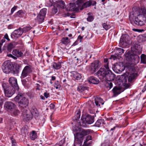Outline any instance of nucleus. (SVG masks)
I'll return each mask as SVG.
<instances>
[{
    "instance_id": "obj_1",
    "label": "nucleus",
    "mask_w": 146,
    "mask_h": 146,
    "mask_svg": "<svg viewBox=\"0 0 146 146\" xmlns=\"http://www.w3.org/2000/svg\"><path fill=\"white\" fill-rule=\"evenodd\" d=\"M142 48L140 46H135V50L129 51L125 54V56L128 64L126 68L129 72H127L126 77L122 80V83L124 86L127 85L129 82H131L137 76V72L135 69V65L138 63L139 59L137 54L141 53Z\"/></svg>"
},
{
    "instance_id": "obj_2",
    "label": "nucleus",
    "mask_w": 146,
    "mask_h": 146,
    "mask_svg": "<svg viewBox=\"0 0 146 146\" xmlns=\"http://www.w3.org/2000/svg\"><path fill=\"white\" fill-rule=\"evenodd\" d=\"M80 110L76 111V113L73 117L72 119L75 125L73 127V130L75 131L79 130L81 126L84 127H87V124H91V116L88 114L82 115L81 119L82 122L78 121L80 117Z\"/></svg>"
},
{
    "instance_id": "obj_3",
    "label": "nucleus",
    "mask_w": 146,
    "mask_h": 146,
    "mask_svg": "<svg viewBox=\"0 0 146 146\" xmlns=\"http://www.w3.org/2000/svg\"><path fill=\"white\" fill-rule=\"evenodd\" d=\"M84 1V0H78L76 2L77 7L76 6L75 3H70L67 5L66 8L67 11L78 12L79 9L82 10L84 8L89 7L91 5V0L86 2L82 4Z\"/></svg>"
},
{
    "instance_id": "obj_4",
    "label": "nucleus",
    "mask_w": 146,
    "mask_h": 146,
    "mask_svg": "<svg viewBox=\"0 0 146 146\" xmlns=\"http://www.w3.org/2000/svg\"><path fill=\"white\" fill-rule=\"evenodd\" d=\"M133 15L135 16L134 22L137 25L140 26L143 25L146 19V10L141 9L134 13Z\"/></svg>"
},
{
    "instance_id": "obj_5",
    "label": "nucleus",
    "mask_w": 146,
    "mask_h": 146,
    "mask_svg": "<svg viewBox=\"0 0 146 146\" xmlns=\"http://www.w3.org/2000/svg\"><path fill=\"white\" fill-rule=\"evenodd\" d=\"M14 100L19 104V105L22 107V109H27L26 108L29 104L28 99L26 98L24 94L19 93L14 98Z\"/></svg>"
},
{
    "instance_id": "obj_6",
    "label": "nucleus",
    "mask_w": 146,
    "mask_h": 146,
    "mask_svg": "<svg viewBox=\"0 0 146 146\" xmlns=\"http://www.w3.org/2000/svg\"><path fill=\"white\" fill-rule=\"evenodd\" d=\"M14 66L11 62L9 60L5 61L2 64V69L4 72L8 74L13 70V72L16 74H18L19 72L18 70L15 71L13 70Z\"/></svg>"
},
{
    "instance_id": "obj_7",
    "label": "nucleus",
    "mask_w": 146,
    "mask_h": 146,
    "mask_svg": "<svg viewBox=\"0 0 146 146\" xmlns=\"http://www.w3.org/2000/svg\"><path fill=\"white\" fill-rule=\"evenodd\" d=\"M2 86L4 88L5 95L8 97H11L14 94L15 91L17 90L12 87H10L7 84L4 83L2 84Z\"/></svg>"
},
{
    "instance_id": "obj_8",
    "label": "nucleus",
    "mask_w": 146,
    "mask_h": 146,
    "mask_svg": "<svg viewBox=\"0 0 146 146\" xmlns=\"http://www.w3.org/2000/svg\"><path fill=\"white\" fill-rule=\"evenodd\" d=\"M115 77V74L112 73L110 70H108L105 78L107 81L109 82H107L106 84V86L109 88V90L113 87L112 83L110 82L113 80Z\"/></svg>"
},
{
    "instance_id": "obj_9",
    "label": "nucleus",
    "mask_w": 146,
    "mask_h": 146,
    "mask_svg": "<svg viewBox=\"0 0 146 146\" xmlns=\"http://www.w3.org/2000/svg\"><path fill=\"white\" fill-rule=\"evenodd\" d=\"M23 120L24 121H27L32 119L33 117L31 112L27 109H22Z\"/></svg>"
},
{
    "instance_id": "obj_10",
    "label": "nucleus",
    "mask_w": 146,
    "mask_h": 146,
    "mask_svg": "<svg viewBox=\"0 0 146 146\" xmlns=\"http://www.w3.org/2000/svg\"><path fill=\"white\" fill-rule=\"evenodd\" d=\"M51 5H56L58 7L64 9L66 7L64 2L62 0H49Z\"/></svg>"
},
{
    "instance_id": "obj_11",
    "label": "nucleus",
    "mask_w": 146,
    "mask_h": 146,
    "mask_svg": "<svg viewBox=\"0 0 146 146\" xmlns=\"http://www.w3.org/2000/svg\"><path fill=\"white\" fill-rule=\"evenodd\" d=\"M32 72V66L31 65L26 66L23 70L21 76V78H25Z\"/></svg>"
},
{
    "instance_id": "obj_12",
    "label": "nucleus",
    "mask_w": 146,
    "mask_h": 146,
    "mask_svg": "<svg viewBox=\"0 0 146 146\" xmlns=\"http://www.w3.org/2000/svg\"><path fill=\"white\" fill-rule=\"evenodd\" d=\"M23 31L22 29L19 28V29L15 30L11 35V37L13 39H15L20 37L22 35Z\"/></svg>"
},
{
    "instance_id": "obj_13",
    "label": "nucleus",
    "mask_w": 146,
    "mask_h": 146,
    "mask_svg": "<svg viewBox=\"0 0 146 146\" xmlns=\"http://www.w3.org/2000/svg\"><path fill=\"white\" fill-rule=\"evenodd\" d=\"M9 84L11 85L10 87H12L15 88L17 91H19V88L17 83V81L16 78L14 77H11L9 80Z\"/></svg>"
},
{
    "instance_id": "obj_14",
    "label": "nucleus",
    "mask_w": 146,
    "mask_h": 146,
    "mask_svg": "<svg viewBox=\"0 0 146 146\" xmlns=\"http://www.w3.org/2000/svg\"><path fill=\"white\" fill-rule=\"evenodd\" d=\"M75 132V133H74V137H84L88 135L89 134L90 132V131L89 129L85 130L82 129L79 132H76L73 130Z\"/></svg>"
},
{
    "instance_id": "obj_15",
    "label": "nucleus",
    "mask_w": 146,
    "mask_h": 146,
    "mask_svg": "<svg viewBox=\"0 0 146 146\" xmlns=\"http://www.w3.org/2000/svg\"><path fill=\"white\" fill-rule=\"evenodd\" d=\"M4 107L8 111L10 112L16 107V106L13 103L7 101L5 103Z\"/></svg>"
},
{
    "instance_id": "obj_16",
    "label": "nucleus",
    "mask_w": 146,
    "mask_h": 146,
    "mask_svg": "<svg viewBox=\"0 0 146 146\" xmlns=\"http://www.w3.org/2000/svg\"><path fill=\"white\" fill-rule=\"evenodd\" d=\"M107 73L105 69L101 68L96 73V75L100 79H102L106 77Z\"/></svg>"
},
{
    "instance_id": "obj_17",
    "label": "nucleus",
    "mask_w": 146,
    "mask_h": 146,
    "mask_svg": "<svg viewBox=\"0 0 146 146\" xmlns=\"http://www.w3.org/2000/svg\"><path fill=\"white\" fill-rule=\"evenodd\" d=\"M96 105L97 107L101 108V105L104 104V101L103 99L99 97L96 96L94 99Z\"/></svg>"
},
{
    "instance_id": "obj_18",
    "label": "nucleus",
    "mask_w": 146,
    "mask_h": 146,
    "mask_svg": "<svg viewBox=\"0 0 146 146\" xmlns=\"http://www.w3.org/2000/svg\"><path fill=\"white\" fill-rule=\"evenodd\" d=\"M99 61L96 60L92 63V73L95 72L100 67Z\"/></svg>"
},
{
    "instance_id": "obj_19",
    "label": "nucleus",
    "mask_w": 146,
    "mask_h": 146,
    "mask_svg": "<svg viewBox=\"0 0 146 146\" xmlns=\"http://www.w3.org/2000/svg\"><path fill=\"white\" fill-rule=\"evenodd\" d=\"M84 137H74V146H81Z\"/></svg>"
},
{
    "instance_id": "obj_20",
    "label": "nucleus",
    "mask_w": 146,
    "mask_h": 146,
    "mask_svg": "<svg viewBox=\"0 0 146 146\" xmlns=\"http://www.w3.org/2000/svg\"><path fill=\"white\" fill-rule=\"evenodd\" d=\"M13 54L18 58L23 57V54L21 51L19 50L14 49L12 52Z\"/></svg>"
},
{
    "instance_id": "obj_21",
    "label": "nucleus",
    "mask_w": 146,
    "mask_h": 146,
    "mask_svg": "<svg viewBox=\"0 0 146 146\" xmlns=\"http://www.w3.org/2000/svg\"><path fill=\"white\" fill-rule=\"evenodd\" d=\"M28 127L25 125L22 128L21 130V135L23 136L26 137L28 133Z\"/></svg>"
},
{
    "instance_id": "obj_22",
    "label": "nucleus",
    "mask_w": 146,
    "mask_h": 146,
    "mask_svg": "<svg viewBox=\"0 0 146 146\" xmlns=\"http://www.w3.org/2000/svg\"><path fill=\"white\" fill-rule=\"evenodd\" d=\"M25 14V12L22 10H19L17 12L13 15L15 18H22Z\"/></svg>"
},
{
    "instance_id": "obj_23",
    "label": "nucleus",
    "mask_w": 146,
    "mask_h": 146,
    "mask_svg": "<svg viewBox=\"0 0 146 146\" xmlns=\"http://www.w3.org/2000/svg\"><path fill=\"white\" fill-rule=\"evenodd\" d=\"M62 63L61 61H59L57 63L53 62L52 63V67L54 69L56 70H59L62 67L61 64Z\"/></svg>"
},
{
    "instance_id": "obj_24",
    "label": "nucleus",
    "mask_w": 146,
    "mask_h": 146,
    "mask_svg": "<svg viewBox=\"0 0 146 146\" xmlns=\"http://www.w3.org/2000/svg\"><path fill=\"white\" fill-rule=\"evenodd\" d=\"M73 77L76 80H79L81 78V74L76 71H73L72 73Z\"/></svg>"
},
{
    "instance_id": "obj_25",
    "label": "nucleus",
    "mask_w": 146,
    "mask_h": 146,
    "mask_svg": "<svg viewBox=\"0 0 146 146\" xmlns=\"http://www.w3.org/2000/svg\"><path fill=\"white\" fill-rule=\"evenodd\" d=\"M126 40L125 35L122 36L119 40V44L122 47H125V44H126Z\"/></svg>"
},
{
    "instance_id": "obj_26",
    "label": "nucleus",
    "mask_w": 146,
    "mask_h": 146,
    "mask_svg": "<svg viewBox=\"0 0 146 146\" xmlns=\"http://www.w3.org/2000/svg\"><path fill=\"white\" fill-rule=\"evenodd\" d=\"M113 92L115 95L119 94L121 92V89L119 87H114L112 90Z\"/></svg>"
},
{
    "instance_id": "obj_27",
    "label": "nucleus",
    "mask_w": 146,
    "mask_h": 146,
    "mask_svg": "<svg viewBox=\"0 0 146 146\" xmlns=\"http://www.w3.org/2000/svg\"><path fill=\"white\" fill-rule=\"evenodd\" d=\"M115 68L119 72L123 71L125 68L122 64H116L115 66Z\"/></svg>"
},
{
    "instance_id": "obj_28",
    "label": "nucleus",
    "mask_w": 146,
    "mask_h": 146,
    "mask_svg": "<svg viewBox=\"0 0 146 146\" xmlns=\"http://www.w3.org/2000/svg\"><path fill=\"white\" fill-rule=\"evenodd\" d=\"M70 39L68 37H66L62 38L61 40V42L66 45L70 42Z\"/></svg>"
},
{
    "instance_id": "obj_29",
    "label": "nucleus",
    "mask_w": 146,
    "mask_h": 146,
    "mask_svg": "<svg viewBox=\"0 0 146 146\" xmlns=\"http://www.w3.org/2000/svg\"><path fill=\"white\" fill-rule=\"evenodd\" d=\"M88 87L85 86H78L77 90L78 91L82 92L86 90H88Z\"/></svg>"
},
{
    "instance_id": "obj_30",
    "label": "nucleus",
    "mask_w": 146,
    "mask_h": 146,
    "mask_svg": "<svg viewBox=\"0 0 146 146\" xmlns=\"http://www.w3.org/2000/svg\"><path fill=\"white\" fill-rule=\"evenodd\" d=\"M45 17L38 14L36 18V21L39 23H42Z\"/></svg>"
},
{
    "instance_id": "obj_31",
    "label": "nucleus",
    "mask_w": 146,
    "mask_h": 146,
    "mask_svg": "<svg viewBox=\"0 0 146 146\" xmlns=\"http://www.w3.org/2000/svg\"><path fill=\"white\" fill-rule=\"evenodd\" d=\"M124 52L123 49L118 48H116V55L117 54L119 56L123 54Z\"/></svg>"
},
{
    "instance_id": "obj_32",
    "label": "nucleus",
    "mask_w": 146,
    "mask_h": 146,
    "mask_svg": "<svg viewBox=\"0 0 146 146\" xmlns=\"http://www.w3.org/2000/svg\"><path fill=\"white\" fill-rule=\"evenodd\" d=\"M10 112L13 115L16 116L18 115V114L20 113V111L19 110L17 109L16 107L14 109V110L11 111Z\"/></svg>"
},
{
    "instance_id": "obj_33",
    "label": "nucleus",
    "mask_w": 146,
    "mask_h": 146,
    "mask_svg": "<svg viewBox=\"0 0 146 146\" xmlns=\"http://www.w3.org/2000/svg\"><path fill=\"white\" fill-rule=\"evenodd\" d=\"M102 121V120L101 119L98 120L97 121L95 125H92V127H93L92 129H94L95 128V127H100L101 126Z\"/></svg>"
},
{
    "instance_id": "obj_34",
    "label": "nucleus",
    "mask_w": 146,
    "mask_h": 146,
    "mask_svg": "<svg viewBox=\"0 0 146 146\" xmlns=\"http://www.w3.org/2000/svg\"><path fill=\"white\" fill-rule=\"evenodd\" d=\"M84 144L82 146H90L91 143L90 142L87 143L89 140H91V137H86Z\"/></svg>"
},
{
    "instance_id": "obj_35",
    "label": "nucleus",
    "mask_w": 146,
    "mask_h": 146,
    "mask_svg": "<svg viewBox=\"0 0 146 146\" xmlns=\"http://www.w3.org/2000/svg\"><path fill=\"white\" fill-rule=\"evenodd\" d=\"M141 62L143 64L146 63V55L143 54L141 56Z\"/></svg>"
},
{
    "instance_id": "obj_36",
    "label": "nucleus",
    "mask_w": 146,
    "mask_h": 146,
    "mask_svg": "<svg viewBox=\"0 0 146 146\" xmlns=\"http://www.w3.org/2000/svg\"><path fill=\"white\" fill-rule=\"evenodd\" d=\"M46 10L47 9L46 8L42 9L40 10L39 14L45 17L46 13Z\"/></svg>"
},
{
    "instance_id": "obj_37",
    "label": "nucleus",
    "mask_w": 146,
    "mask_h": 146,
    "mask_svg": "<svg viewBox=\"0 0 146 146\" xmlns=\"http://www.w3.org/2000/svg\"><path fill=\"white\" fill-rule=\"evenodd\" d=\"M31 113H32V115H37L38 114L37 109L35 107L32 108Z\"/></svg>"
},
{
    "instance_id": "obj_38",
    "label": "nucleus",
    "mask_w": 146,
    "mask_h": 146,
    "mask_svg": "<svg viewBox=\"0 0 146 146\" xmlns=\"http://www.w3.org/2000/svg\"><path fill=\"white\" fill-rule=\"evenodd\" d=\"M14 46L12 43H11L7 46V50L9 52H11L12 49L14 48Z\"/></svg>"
},
{
    "instance_id": "obj_39",
    "label": "nucleus",
    "mask_w": 146,
    "mask_h": 146,
    "mask_svg": "<svg viewBox=\"0 0 146 146\" xmlns=\"http://www.w3.org/2000/svg\"><path fill=\"white\" fill-rule=\"evenodd\" d=\"M54 86L56 89L59 88L61 87V85L59 82L58 81H56L54 84Z\"/></svg>"
},
{
    "instance_id": "obj_40",
    "label": "nucleus",
    "mask_w": 146,
    "mask_h": 146,
    "mask_svg": "<svg viewBox=\"0 0 146 146\" xmlns=\"http://www.w3.org/2000/svg\"><path fill=\"white\" fill-rule=\"evenodd\" d=\"M99 82L98 79L92 77V84H97Z\"/></svg>"
},
{
    "instance_id": "obj_41",
    "label": "nucleus",
    "mask_w": 146,
    "mask_h": 146,
    "mask_svg": "<svg viewBox=\"0 0 146 146\" xmlns=\"http://www.w3.org/2000/svg\"><path fill=\"white\" fill-rule=\"evenodd\" d=\"M11 146H17V144L16 141L13 137H11Z\"/></svg>"
},
{
    "instance_id": "obj_42",
    "label": "nucleus",
    "mask_w": 146,
    "mask_h": 146,
    "mask_svg": "<svg viewBox=\"0 0 146 146\" xmlns=\"http://www.w3.org/2000/svg\"><path fill=\"white\" fill-rule=\"evenodd\" d=\"M117 127V126H114L113 128H111V129L110 130L109 133L110 135V136H115V135H113V133H115L114 132V130L115 129V128Z\"/></svg>"
},
{
    "instance_id": "obj_43",
    "label": "nucleus",
    "mask_w": 146,
    "mask_h": 146,
    "mask_svg": "<svg viewBox=\"0 0 146 146\" xmlns=\"http://www.w3.org/2000/svg\"><path fill=\"white\" fill-rule=\"evenodd\" d=\"M37 136V134L35 131H32L30 134V137H36Z\"/></svg>"
},
{
    "instance_id": "obj_44",
    "label": "nucleus",
    "mask_w": 146,
    "mask_h": 146,
    "mask_svg": "<svg viewBox=\"0 0 146 146\" xmlns=\"http://www.w3.org/2000/svg\"><path fill=\"white\" fill-rule=\"evenodd\" d=\"M31 27H26L23 28V29L22 30L23 31V32L26 33L29 31L31 29Z\"/></svg>"
},
{
    "instance_id": "obj_45",
    "label": "nucleus",
    "mask_w": 146,
    "mask_h": 146,
    "mask_svg": "<svg viewBox=\"0 0 146 146\" xmlns=\"http://www.w3.org/2000/svg\"><path fill=\"white\" fill-rule=\"evenodd\" d=\"M117 54L116 55V53H115V54L114 55H111L110 57V59H113V60H116L117 58H118V57H120Z\"/></svg>"
},
{
    "instance_id": "obj_46",
    "label": "nucleus",
    "mask_w": 146,
    "mask_h": 146,
    "mask_svg": "<svg viewBox=\"0 0 146 146\" xmlns=\"http://www.w3.org/2000/svg\"><path fill=\"white\" fill-rule=\"evenodd\" d=\"M18 7L17 6H14L11 9V13L9 15H11L13 14L14 12L17 9Z\"/></svg>"
},
{
    "instance_id": "obj_47",
    "label": "nucleus",
    "mask_w": 146,
    "mask_h": 146,
    "mask_svg": "<svg viewBox=\"0 0 146 146\" xmlns=\"http://www.w3.org/2000/svg\"><path fill=\"white\" fill-rule=\"evenodd\" d=\"M110 143L109 141L108 140H106L102 144L101 146H108L110 145Z\"/></svg>"
},
{
    "instance_id": "obj_48",
    "label": "nucleus",
    "mask_w": 146,
    "mask_h": 146,
    "mask_svg": "<svg viewBox=\"0 0 146 146\" xmlns=\"http://www.w3.org/2000/svg\"><path fill=\"white\" fill-rule=\"evenodd\" d=\"M65 137H64L63 139H61L58 144H60V145L63 146V145L65 143Z\"/></svg>"
},
{
    "instance_id": "obj_49",
    "label": "nucleus",
    "mask_w": 146,
    "mask_h": 146,
    "mask_svg": "<svg viewBox=\"0 0 146 146\" xmlns=\"http://www.w3.org/2000/svg\"><path fill=\"white\" fill-rule=\"evenodd\" d=\"M103 27L106 30H108L110 28V26H109L105 23L103 25Z\"/></svg>"
},
{
    "instance_id": "obj_50",
    "label": "nucleus",
    "mask_w": 146,
    "mask_h": 146,
    "mask_svg": "<svg viewBox=\"0 0 146 146\" xmlns=\"http://www.w3.org/2000/svg\"><path fill=\"white\" fill-rule=\"evenodd\" d=\"M92 123L94 121V119H95V117H96V114L95 113H92Z\"/></svg>"
},
{
    "instance_id": "obj_51",
    "label": "nucleus",
    "mask_w": 146,
    "mask_h": 146,
    "mask_svg": "<svg viewBox=\"0 0 146 146\" xmlns=\"http://www.w3.org/2000/svg\"><path fill=\"white\" fill-rule=\"evenodd\" d=\"M49 93H48L46 91L44 93V96L46 98L50 97Z\"/></svg>"
},
{
    "instance_id": "obj_52",
    "label": "nucleus",
    "mask_w": 146,
    "mask_h": 146,
    "mask_svg": "<svg viewBox=\"0 0 146 146\" xmlns=\"http://www.w3.org/2000/svg\"><path fill=\"white\" fill-rule=\"evenodd\" d=\"M36 90H40V85L39 84H36Z\"/></svg>"
},
{
    "instance_id": "obj_53",
    "label": "nucleus",
    "mask_w": 146,
    "mask_h": 146,
    "mask_svg": "<svg viewBox=\"0 0 146 146\" xmlns=\"http://www.w3.org/2000/svg\"><path fill=\"white\" fill-rule=\"evenodd\" d=\"M86 82H88L90 84H91V77H90L88 78V79L86 81Z\"/></svg>"
},
{
    "instance_id": "obj_54",
    "label": "nucleus",
    "mask_w": 146,
    "mask_h": 146,
    "mask_svg": "<svg viewBox=\"0 0 146 146\" xmlns=\"http://www.w3.org/2000/svg\"><path fill=\"white\" fill-rule=\"evenodd\" d=\"M15 28L14 25L13 24L9 25L8 27V28L9 29H11Z\"/></svg>"
},
{
    "instance_id": "obj_55",
    "label": "nucleus",
    "mask_w": 146,
    "mask_h": 146,
    "mask_svg": "<svg viewBox=\"0 0 146 146\" xmlns=\"http://www.w3.org/2000/svg\"><path fill=\"white\" fill-rule=\"evenodd\" d=\"M3 98L0 96V107L3 105Z\"/></svg>"
},
{
    "instance_id": "obj_56",
    "label": "nucleus",
    "mask_w": 146,
    "mask_h": 146,
    "mask_svg": "<svg viewBox=\"0 0 146 146\" xmlns=\"http://www.w3.org/2000/svg\"><path fill=\"white\" fill-rule=\"evenodd\" d=\"M82 38L83 37L80 35L78 36L77 40H78V41H79L80 42H81Z\"/></svg>"
},
{
    "instance_id": "obj_57",
    "label": "nucleus",
    "mask_w": 146,
    "mask_h": 146,
    "mask_svg": "<svg viewBox=\"0 0 146 146\" xmlns=\"http://www.w3.org/2000/svg\"><path fill=\"white\" fill-rule=\"evenodd\" d=\"M104 67L106 69V72H108V70H109V68L108 67V63H107L106 65H104Z\"/></svg>"
},
{
    "instance_id": "obj_58",
    "label": "nucleus",
    "mask_w": 146,
    "mask_h": 146,
    "mask_svg": "<svg viewBox=\"0 0 146 146\" xmlns=\"http://www.w3.org/2000/svg\"><path fill=\"white\" fill-rule=\"evenodd\" d=\"M21 81H22L23 84L24 86H25L26 85L27 82V81L26 80H25V79L22 80Z\"/></svg>"
},
{
    "instance_id": "obj_59",
    "label": "nucleus",
    "mask_w": 146,
    "mask_h": 146,
    "mask_svg": "<svg viewBox=\"0 0 146 146\" xmlns=\"http://www.w3.org/2000/svg\"><path fill=\"white\" fill-rule=\"evenodd\" d=\"M49 107L51 109H54L55 107V106L54 104L51 103Z\"/></svg>"
},
{
    "instance_id": "obj_60",
    "label": "nucleus",
    "mask_w": 146,
    "mask_h": 146,
    "mask_svg": "<svg viewBox=\"0 0 146 146\" xmlns=\"http://www.w3.org/2000/svg\"><path fill=\"white\" fill-rule=\"evenodd\" d=\"M4 38L7 40H10V39L9 38L8 36L7 33H6L5 34L4 36Z\"/></svg>"
},
{
    "instance_id": "obj_61",
    "label": "nucleus",
    "mask_w": 146,
    "mask_h": 146,
    "mask_svg": "<svg viewBox=\"0 0 146 146\" xmlns=\"http://www.w3.org/2000/svg\"><path fill=\"white\" fill-rule=\"evenodd\" d=\"M139 135L137 136L139 137H141L143 136V132L142 131H139L138 133ZM137 136H135V137H137Z\"/></svg>"
},
{
    "instance_id": "obj_62",
    "label": "nucleus",
    "mask_w": 146,
    "mask_h": 146,
    "mask_svg": "<svg viewBox=\"0 0 146 146\" xmlns=\"http://www.w3.org/2000/svg\"><path fill=\"white\" fill-rule=\"evenodd\" d=\"M87 21H88L90 22L91 21V16H89L87 18Z\"/></svg>"
},
{
    "instance_id": "obj_63",
    "label": "nucleus",
    "mask_w": 146,
    "mask_h": 146,
    "mask_svg": "<svg viewBox=\"0 0 146 146\" xmlns=\"http://www.w3.org/2000/svg\"><path fill=\"white\" fill-rule=\"evenodd\" d=\"M78 40H77L72 45L75 46L77 45L78 44Z\"/></svg>"
},
{
    "instance_id": "obj_64",
    "label": "nucleus",
    "mask_w": 146,
    "mask_h": 146,
    "mask_svg": "<svg viewBox=\"0 0 146 146\" xmlns=\"http://www.w3.org/2000/svg\"><path fill=\"white\" fill-rule=\"evenodd\" d=\"M5 40L4 39H2L0 41V45L2 46L3 43L5 42Z\"/></svg>"
}]
</instances>
